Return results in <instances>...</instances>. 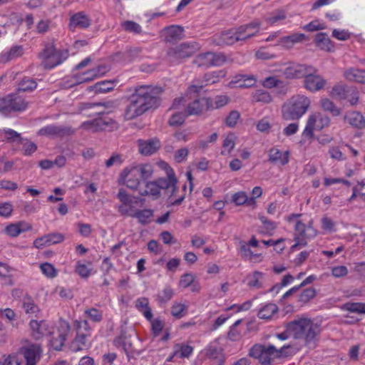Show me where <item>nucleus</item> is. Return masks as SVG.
Wrapping results in <instances>:
<instances>
[{
  "label": "nucleus",
  "mask_w": 365,
  "mask_h": 365,
  "mask_svg": "<svg viewBox=\"0 0 365 365\" xmlns=\"http://www.w3.org/2000/svg\"><path fill=\"white\" fill-rule=\"evenodd\" d=\"M162 93L163 89L159 86L143 85L136 87L129 98L130 103L124 113L125 119H134L150 109L156 108L160 104Z\"/></svg>",
  "instance_id": "nucleus-1"
},
{
  "label": "nucleus",
  "mask_w": 365,
  "mask_h": 365,
  "mask_svg": "<svg viewBox=\"0 0 365 365\" xmlns=\"http://www.w3.org/2000/svg\"><path fill=\"white\" fill-rule=\"evenodd\" d=\"M287 331L295 339H304L305 344L309 348H314L321 329L317 324L310 319H299L288 323Z\"/></svg>",
  "instance_id": "nucleus-2"
},
{
  "label": "nucleus",
  "mask_w": 365,
  "mask_h": 365,
  "mask_svg": "<svg viewBox=\"0 0 365 365\" xmlns=\"http://www.w3.org/2000/svg\"><path fill=\"white\" fill-rule=\"evenodd\" d=\"M310 106V100L305 96H293L282 107V115L286 120L299 119Z\"/></svg>",
  "instance_id": "nucleus-3"
},
{
  "label": "nucleus",
  "mask_w": 365,
  "mask_h": 365,
  "mask_svg": "<svg viewBox=\"0 0 365 365\" xmlns=\"http://www.w3.org/2000/svg\"><path fill=\"white\" fill-rule=\"evenodd\" d=\"M68 56L67 50H57L53 43H46L44 48L38 54L41 65L45 69H51L62 63Z\"/></svg>",
  "instance_id": "nucleus-4"
},
{
  "label": "nucleus",
  "mask_w": 365,
  "mask_h": 365,
  "mask_svg": "<svg viewBox=\"0 0 365 365\" xmlns=\"http://www.w3.org/2000/svg\"><path fill=\"white\" fill-rule=\"evenodd\" d=\"M249 355L261 365H272L277 358V346L273 344H256L251 347Z\"/></svg>",
  "instance_id": "nucleus-5"
},
{
  "label": "nucleus",
  "mask_w": 365,
  "mask_h": 365,
  "mask_svg": "<svg viewBox=\"0 0 365 365\" xmlns=\"http://www.w3.org/2000/svg\"><path fill=\"white\" fill-rule=\"evenodd\" d=\"M28 103L18 93H11L0 98V113L7 115L11 112L24 110Z\"/></svg>",
  "instance_id": "nucleus-6"
},
{
  "label": "nucleus",
  "mask_w": 365,
  "mask_h": 365,
  "mask_svg": "<svg viewBox=\"0 0 365 365\" xmlns=\"http://www.w3.org/2000/svg\"><path fill=\"white\" fill-rule=\"evenodd\" d=\"M70 329L68 322L62 319L59 320L56 328H52L48 334L51 336L49 344L54 350H61Z\"/></svg>",
  "instance_id": "nucleus-7"
},
{
  "label": "nucleus",
  "mask_w": 365,
  "mask_h": 365,
  "mask_svg": "<svg viewBox=\"0 0 365 365\" xmlns=\"http://www.w3.org/2000/svg\"><path fill=\"white\" fill-rule=\"evenodd\" d=\"M199 49L195 42L182 43L168 51V56L170 61L176 62L192 56Z\"/></svg>",
  "instance_id": "nucleus-8"
},
{
  "label": "nucleus",
  "mask_w": 365,
  "mask_h": 365,
  "mask_svg": "<svg viewBox=\"0 0 365 365\" xmlns=\"http://www.w3.org/2000/svg\"><path fill=\"white\" fill-rule=\"evenodd\" d=\"M223 53L205 52L196 56L194 63L199 67L220 66L227 61Z\"/></svg>",
  "instance_id": "nucleus-9"
},
{
  "label": "nucleus",
  "mask_w": 365,
  "mask_h": 365,
  "mask_svg": "<svg viewBox=\"0 0 365 365\" xmlns=\"http://www.w3.org/2000/svg\"><path fill=\"white\" fill-rule=\"evenodd\" d=\"M330 124V118L325 114L317 113L310 115L307 120V125L303 131V135L312 138L314 129L321 130L327 128Z\"/></svg>",
  "instance_id": "nucleus-10"
},
{
  "label": "nucleus",
  "mask_w": 365,
  "mask_h": 365,
  "mask_svg": "<svg viewBox=\"0 0 365 365\" xmlns=\"http://www.w3.org/2000/svg\"><path fill=\"white\" fill-rule=\"evenodd\" d=\"M224 76L225 73L222 71L206 73L202 80H195L194 83L189 86L187 93L190 95L193 94V96L197 94L205 86L216 83L219 81V78Z\"/></svg>",
  "instance_id": "nucleus-11"
},
{
  "label": "nucleus",
  "mask_w": 365,
  "mask_h": 365,
  "mask_svg": "<svg viewBox=\"0 0 365 365\" xmlns=\"http://www.w3.org/2000/svg\"><path fill=\"white\" fill-rule=\"evenodd\" d=\"M75 133V130L71 126L48 125L41 128L38 130V135L51 136L53 138H63L71 135Z\"/></svg>",
  "instance_id": "nucleus-12"
},
{
  "label": "nucleus",
  "mask_w": 365,
  "mask_h": 365,
  "mask_svg": "<svg viewBox=\"0 0 365 365\" xmlns=\"http://www.w3.org/2000/svg\"><path fill=\"white\" fill-rule=\"evenodd\" d=\"M240 41L236 29L215 34L211 39L212 43L216 46L232 45Z\"/></svg>",
  "instance_id": "nucleus-13"
},
{
  "label": "nucleus",
  "mask_w": 365,
  "mask_h": 365,
  "mask_svg": "<svg viewBox=\"0 0 365 365\" xmlns=\"http://www.w3.org/2000/svg\"><path fill=\"white\" fill-rule=\"evenodd\" d=\"M314 71L315 68L311 66L292 63L284 70L283 74L286 78H300L304 77L307 72Z\"/></svg>",
  "instance_id": "nucleus-14"
},
{
  "label": "nucleus",
  "mask_w": 365,
  "mask_h": 365,
  "mask_svg": "<svg viewBox=\"0 0 365 365\" xmlns=\"http://www.w3.org/2000/svg\"><path fill=\"white\" fill-rule=\"evenodd\" d=\"M167 175L168 178H160L155 180V182L159 187V191L161 189L166 190L168 193H170V196H173L177 190V179L173 169L170 167L167 170Z\"/></svg>",
  "instance_id": "nucleus-15"
},
{
  "label": "nucleus",
  "mask_w": 365,
  "mask_h": 365,
  "mask_svg": "<svg viewBox=\"0 0 365 365\" xmlns=\"http://www.w3.org/2000/svg\"><path fill=\"white\" fill-rule=\"evenodd\" d=\"M82 127L91 130L93 132L105 130L108 127L111 128H117V123L112 119H104L101 118H94L93 120L83 123Z\"/></svg>",
  "instance_id": "nucleus-16"
},
{
  "label": "nucleus",
  "mask_w": 365,
  "mask_h": 365,
  "mask_svg": "<svg viewBox=\"0 0 365 365\" xmlns=\"http://www.w3.org/2000/svg\"><path fill=\"white\" fill-rule=\"evenodd\" d=\"M317 72L315 68L314 71H309L304 76V86L305 88L311 91H317L322 89L325 84L326 80L319 75H315Z\"/></svg>",
  "instance_id": "nucleus-17"
},
{
  "label": "nucleus",
  "mask_w": 365,
  "mask_h": 365,
  "mask_svg": "<svg viewBox=\"0 0 365 365\" xmlns=\"http://www.w3.org/2000/svg\"><path fill=\"white\" fill-rule=\"evenodd\" d=\"M260 21L255 20L250 24L242 25L236 29L240 41H245L254 36L260 27Z\"/></svg>",
  "instance_id": "nucleus-18"
},
{
  "label": "nucleus",
  "mask_w": 365,
  "mask_h": 365,
  "mask_svg": "<svg viewBox=\"0 0 365 365\" xmlns=\"http://www.w3.org/2000/svg\"><path fill=\"white\" fill-rule=\"evenodd\" d=\"M139 152L143 155H151L156 153L161 146L158 138H154L148 140H138Z\"/></svg>",
  "instance_id": "nucleus-19"
},
{
  "label": "nucleus",
  "mask_w": 365,
  "mask_h": 365,
  "mask_svg": "<svg viewBox=\"0 0 365 365\" xmlns=\"http://www.w3.org/2000/svg\"><path fill=\"white\" fill-rule=\"evenodd\" d=\"M31 334L36 340L41 339L43 336L48 335L53 327L45 321L38 322L31 320L29 323Z\"/></svg>",
  "instance_id": "nucleus-20"
},
{
  "label": "nucleus",
  "mask_w": 365,
  "mask_h": 365,
  "mask_svg": "<svg viewBox=\"0 0 365 365\" xmlns=\"http://www.w3.org/2000/svg\"><path fill=\"white\" fill-rule=\"evenodd\" d=\"M41 348L38 344H31L22 349V352L26 359V365H36L40 359Z\"/></svg>",
  "instance_id": "nucleus-21"
},
{
  "label": "nucleus",
  "mask_w": 365,
  "mask_h": 365,
  "mask_svg": "<svg viewBox=\"0 0 365 365\" xmlns=\"http://www.w3.org/2000/svg\"><path fill=\"white\" fill-rule=\"evenodd\" d=\"M210 106V99L207 98H201L195 100L187 107V115H197L203 110L207 109Z\"/></svg>",
  "instance_id": "nucleus-22"
},
{
  "label": "nucleus",
  "mask_w": 365,
  "mask_h": 365,
  "mask_svg": "<svg viewBox=\"0 0 365 365\" xmlns=\"http://www.w3.org/2000/svg\"><path fill=\"white\" fill-rule=\"evenodd\" d=\"M165 41L169 43H175L183 37L184 29L180 26H170L164 29Z\"/></svg>",
  "instance_id": "nucleus-23"
},
{
  "label": "nucleus",
  "mask_w": 365,
  "mask_h": 365,
  "mask_svg": "<svg viewBox=\"0 0 365 365\" xmlns=\"http://www.w3.org/2000/svg\"><path fill=\"white\" fill-rule=\"evenodd\" d=\"M344 120L354 128L362 129L365 128V118L357 111H348L344 116Z\"/></svg>",
  "instance_id": "nucleus-24"
},
{
  "label": "nucleus",
  "mask_w": 365,
  "mask_h": 365,
  "mask_svg": "<svg viewBox=\"0 0 365 365\" xmlns=\"http://www.w3.org/2000/svg\"><path fill=\"white\" fill-rule=\"evenodd\" d=\"M91 25V19L83 12H78L70 19L69 28L74 31L76 28L86 29Z\"/></svg>",
  "instance_id": "nucleus-25"
},
{
  "label": "nucleus",
  "mask_w": 365,
  "mask_h": 365,
  "mask_svg": "<svg viewBox=\"0 0 365 365\" xmlns=\"http://www.w3.org/2000/svg\"><path fill=\"white\" fill-rule=\"evenodd\" d=\"M268 155L269 161L273 164L279 163L282 165H285L289 162V151L282 153L279 149L272 148L269 150Z\"/></svg>",
  "instance_id": "nucleus-26"
},
{
  "label": "nucleus",
  "mask_w": 365,
  "mask_h": 365,
  "mask_svg": "<svg viewBox=\"0 0 365 365\" xmlns=\"http://www.w3.org/2000/svg\"><path fill=\"white\" fill-rule=\"evenodd\" d=\"M140 178L138 176H133L131 175V168H125L120 173V180L128 188L131 190H137L140 185Z\"/></svg>",
  "instance_id": "nucleus-27"
},
{
  "label": "nucleus",
  "mask_w": 365,
  "mask_h": 365,
  "mask_svg": "<svg viewBox=\"0 0 365 365\" xmlns=\"http://www.w3.org/2000/svg\"><path fill=\"white\" fill-rule=\"evenodd\" d=\"M153 172V167L149 164H141L131 168V175L138 176L143 180L148 179L152 175Z\"/></svg>",
  "instance_id": "nucleus-28"
},
{
  "label": "nucleus",
  "mask_w": 365,
  "mask_h": 365,
  "mask_svg": "<svg viewBox=\"0 0 365 365\" xmlns=\"http://www.w3.org/2000/svg\"><path fill=\"white\" fill-rule=\"evenodd\" d=\"M364 73L365 70L349 68L344 71V76L349 81L365 84V76L363 75Z\"/></svg>",
  "instance_id": "nucleus-29"
},
{
  "label": "nucleus",
  "mask_w": 365,
  "mask_h": 365,
  "mask_svg": "<svg viewBox=\"0 0 365 365\" xmlns=\"http://www.w3.org/2000/svg\"><path fill=\"white\" fill-rule=\"evenodd\" d=\"M101 105L96 104V103H83L80 107V112L83 115L87 117H95L97 115H103V110L101 108Z\"/></svg>",
  "instance_id": "nucleus-30"
},
{
  "label": "nucleus",
  "mask_w": 365,
  "mask_h": 365,
  "mask_svg": "<svg viewBox=\"0 0 365 365\" xmlns=\"http://www.w3.org/2000/svg\"><path fill=\"white\" fill-rule=\"evenodd\" d=\"M232 200L236 205H242L244 204L252 205L255 204V197H248L247 193L243 191L235 193L232 197Z\"/></svg>",
  "instance_id": "nucleus-31"
},
{
  "label": "nucleus",
  "mask_w": 365,
  "mask_h": 365,
  "mask_svg": "<svg viewBox=\"0 0 365 365\" xmlns=\"http://www.w3.org/2000/svg\"><path fill=\"white\" fill-rule=\"evenodd\" d=\"M153 215V211L150 209H144L142 210H136L130 216L138 219V222L142 225L148 224L150 217Z\"/></svg>",
  "instance_id": "nucleus-32"
},
{
  "label": "nucleus",
  "mask_w": 365,
  "mask_h": 365,
  "mask_svg": "<svg viewBox=\"0 0 365 365\" xmlns=\"http://www.w3.org/2000/svg\"><path fill=\"white\" fill-rule=\"evenodd\" d=\"M115 86L114 81H104L98 82L93 86L88 88L89 91H94L95 93H106L113 89Z\"/></svg>",
  "instance_id": "nucleus-33"
},
{
  "label": "nucleus",
  "mask_w": 365,
  "mask_h": 365,
  "mask_svg": "<svg viewBox=\"0 0 365 365\" xmlns=\"http://www.w3.org/2000/svg\"><path fill=\"white\" fill-rule=\"evenodd\" d=\"M278 307L274 304H267L264 306L258 312L257 316L259 318L262 319H269L271 317L277 313Z\"/></svg>",
  "instance_id": "nucleus-34"
},
{
  "label": "nucleus",
  "mask_w": 365,
  "mask_h": 365,
  "mask_svg": "<svg viewBox=\"0 0 365 365\" xmlns=\"http://www.w3.org/2000/svg\"><path fill=\"white\" fill-rule=\"evenodd\" d=\"M23 54L21 46H14L9 51L1 56V61L7 62Z\"/></svg>",
  "instance_id": "nucleus-35"
},
{
  "label": "nucleus",
  "mask_w": 365,
  "mask_h": 365,
  "mask_svg": "<svg viewBox=\"0 0 365 365\" xmlns=\"http://www.w3.org/2000/svg\"><path fill=\"white\" fill-rule=\"evenodd\" d=\"M139 194L142 196L152 195L158 197L160 195L159 187L155 181L148 182L144 189L139 190Z\"/></svg>",
  "instance_id": "nucleus-36"
},
{
  "label": "nucleus",
  "mask_w": 365,
  "mask_h": 365,
  "mask_svg": "<svg viewBox=\"0 0 365 365\" xmlns=\"http://www.w3.org/2000/svg\"><path fill=\"white\" fill-rule=\"evenodd\" d=\"M321 106L324 111L329 112L333 116H338L341 114V109L329 98H322Z\"/></svg>",
  "instance_id": "nucleus-37"
},
{
  "label": "nucleus",
  "mask_w": 365,
  "mask_h": 365,
  "mask_svg": "<svg viewBox=\"0 0 365 365\" xmlns=\"http://www.w3.org/2000/svg\"><path fill=\"white\" fill-rule=\"evenodd\" d=\"M315 42L318 47L324 51H330L331 47V41L324 33H319L316 35Z\"/></svg>",
  "instance_id": "nucleus-38"
},
{
  "label": "nucleus",
  "mask_w": 365,
  "mask_h": 365,
  "mask_svg": "<svg viewBox=\"0 0 365 365\" xmlns=\"http://www.w3.org/2000/svg\"><path fill=\"white\" fill-rule=\"evenodd\" d=\"M108 71V68L106 66H99L96 68H93L92 70L88 71L85 75L87 76L85 77L83 81H90L93 79L98 78L101 76L104 75L106 72Z\"/></svg>",
  "instance_id": "nucleus-39"
},
{
  "label": "nucleus",
  "mask_w": 365,
  "mask_h": 365,
  "mask_svg": "<svg viewBox=\"0 0 365 365\" xmlns=\"http://www.w3.org/2000/svg\"><path fill=\"white\" fill-rule=\"evenodd\" d=\"M37 86L36 82L29 77L24 78L19 83L18 91H31L34 90Z\"/></svg>",
  "instance_id": "nucleus-40"
},
{
  "label": "nucleus",
  "mask_w": 365,
  "mask_h": 365,
  "mask_svg": "<svg viewBox=\"0 0 365 365\" xmlns=\"http://www.w3.org/2000/svg\"><path fill=\"white\" fill-rule=\"evenodd\" d=\"M252 101L254 102L269 103L272 101V98L269 92L264 90H257L252 95Z\"/></svg>",
  "instance_id": "nucleus-41"
},
{
  "label": "nucleus",
  "mask_w": 365,
  "mask_h": 365,
  "mask_svg": "<svg viewBox=\"0 0 365 365\" xmlns=\"http://www.w3.org/2000/svg\"><path fill=\"white\" fill-rule=\"evenodd\" d=\"M205 354L207 358L212 359H219L220 365L224 362V360L221 358L222 352L221 349L210 345L205 349Z\"/></svg>",
  "instance_id": "nucleus-42"
},
{
  "label": "nucleus",
  "mask_w": 365,
  "mask_h": 365,
  "mask_svg": "<svg viewBox=\"0 0 365 365\" xmlns=\"http://www.w3.org/2000/svg\"><path fill=\"white\" fill-rule=\"evenodd\" d=\"M191 346L177 344L174 346V355L180 354V358L189 357L192 353Z\"/></svg>",
  "instance_id": "nucleus-43"
},
{
  "label": "nucleus",
  "mask_w": 365,
  "mask_h": 365,
  "mask_svg": "<svg viewBox=\"0 0 365 365\" xmlns=\"http://www.w3.org/2000/svg\"><path fill=\"white\" fill-rule=\"evenodd\" d=\"M22 307L26 314H34L39 311L38 306L29 296L24 297Z\"/></svg>",
  "instance_id": "nucleus-44"
},
{
  "label": "nucleus",
  "mask_w": 365,
  "mask_h": 365,
  "mask_svg": "<svg viewBox=\"0 0 365 365\" xmlns=\"http://www.w3.org/2000/svg\"><path fill=\"white\" fill-rule=\"evenodd\" d=\"M306 225L300 220H297L294 225V237L298 239H309L307 237Z\"/></svg>",
  "instance_id": "nucleus-45"
},
{
  "label": "nucleus",
  "mask_w": 365,
  "mask_h": 365,
  "mask_svg": "<svg viewBox=\"0 0 365 365\" xmlns=\"http://www.w3.org/2000/svg\"><path fill=\"white\" fill-rule=\"evenodd\" d=\"M86 346V335L78 334L76 338L72 341L70 348L73 351H78L82 350Z\"/></svg>",
  "instance_id": "nucleus-46"
},
{
  "label": "nucleus",
  "mask_w": 365,
  "mask_h": 365,
  "mask_svg": "<svg viewBox=\"0 0 365 365\" xmlns=\"http://www.w3.org/2000/svg\"><path fill=\"white\" fill-rule=\"evenodd\" d=\"M349 88L344 86H335L331 90V96L339 100L344 99L347 97Z\"/></svg>",
  "instance_id": "nucleus-47"
},
{
  "label": "nucleus",
  "mask_w": 365,
  "mask_h": 365,
  "mask_svg": "<svg viewBox=\"0 0 365 365\" xmlns=\"http://www.w3.org/2000/svg\"><path fill=\"white\" fill-rule=\"evenodd\" d=\"M174 295V291L170 287H166L158 294V300L160 303H167Z\"/></svg>",
  "instance_id": "nucleus-48"
},
{
  "label": "nucleus",
  "mask_w": 365,
  "mask_h": 365,
  "mask_svg": "<svg viewBox=\"0 0 365 365\" xmlns=\"http://www.w3.org/2000/svg\"><path fill=\"white\" fill-rule=\"evenodd\" d=\"M123 28L128 32L139 34L142 32L141 26L133 21H125L122 24Z\"/></svg>",
  "instance_id": "nucleus-49"
},
{
  "label": "nucleus",
  "mask_w": 365,
  "mask_h": 365,
  "mask_svg": "<svg viewBox=\"0 0 365 365\" xmlns=\"http://www.w3.org/2000/svg\"><path fill=\"white\" fill-rule=\"evenodd\" d=\"M322 228L328 232L336 231V223L330 217L324 215L321 220Z\"/></svg>",
  "instance_id": "nucleus-50"
},
{
  "label": "nucleus",
  "mask_w": 365,
  "mask_h": 365,
  "mask_svg": "<svg viewBox=\"0 0 365 365\" xmlns=\"http://www.w3.org/2000/svg\"><path fill=\"white\" fill-rule=\"evenodd\" d=\"M344 308L351 312L364 314L365 304L362 303H346Z\"/></svg>",
  "instance_id": "nucleus-51"
},
{
  "label": "nucleus",
  "mask_w": 365,
  "mask_h": 365,
  "mask_svg": "<svg viewBox=\"0 0 365 365\" xmlns=\"http://www.w3.org/2000/svg\"><path fill=\"white\" fill-rule=\"evenodd\" d=\"M185 118V115L183 113H175L169 119L168 124L173 127L180 126L184 123Z\"/></svg>",
  "instance_id": "nucleus-52"
},
{
  "label": "nucleus",
  "mask_w": 365,
  "mask_h": 365,
  "mask_svg": "<svg viewBox=\"0 0 365 365\" xmlns=\"http://www.w3.org/2000/svg\"><path fill=\"white\" fill-rule=\"evenodd\" d=\"M241 79L236 81L238 83L237 87L240 88H250L255 85L256 80L253 76H241Z\"/></svg>",
  "instance_id": "nucleus-53"
},
{
  "label": "nucleus",
  "mask_w": 365,
  "mask_h": 365,
  "mask_svg": "<svg viewBox=\"0 0 365 365\" xmlns=\"http://www.w3.org/2000/svg\"><path fill=\"white\" fill-rule=\"evenodd\" d=\"M41 272L49 278H53L56 276L57 272L53 265L48 262H45L40 266Z\"/></svg>",
  "instance_id": "nucleus-54"
},
{
  "label": "nucleus",
  "mask_w": 365,
  "mask_h": 365,
  "mask_svg": "<svg viewBox=\"0 0 365 365\" xmlns=\"http://www.w3.org/2000/svg\"><path fill=\"white\" fill-rule=\"evenodd\" d=\"M316 295V290L314 288H307L304 289L299 296V302L307 303Z\"/></svg>",
  "instance_id": "nucleus-55"
},
{
  "label": "nucleus",
  "mask_w": 365,
  "mask_h": 365,
  "mask_svg": "<svg viewBox=\"0 0 365 365\" xmlns=\"http://www.w3.org/2000/svg\"><path fill=\"white\" fill-rule=\"evenodd\" d=\"M285 12L283 10H277L273 12L270 16L266 17L265 21L270 24H273L279 21L285 19Z\"/></svg>",
  "instance_id": "nucleus-56"
},
{
  "label": "nucleus",
  "mask_w": 365,
  "mask_h": 365,
  "mask_svg": "<svg viewBox=\"0 0 365 365\" xmlns=\"http://www.w3.org/2000/svg\"><path fill=\"white\" fill-rule=\"evenodd\" d=\"M186 309L187 307L184 304L175 302L171 307V314L174 317L180 319Z\"/></svg>",
  "instance_id": "nucleus-57"
},
{
  "label": "nucleus",
  "mask_w": 365,
  "mask_h": 365,
  "mask_svg": "<svg viewBox=\"0 0 365 365\" xmlns=\"http://www.w3.org/2000/svg\"><path fill=\"white\" fill-rule=\"evenodd\" d=\"M85 314L94 322H99L103 319L102 312L96 308L86 309Z\"/></svg>",
  "instance_id": "nucleus-58"
},
{
  "label": "nucleus",
  "mask_w": 365,
  "mask_h": 365,
  "mask_svg": "<svg viewBox=\"0 0 365 365\" xmlns=\"http://www.w3.org/2000/svg\"><path fill=\"white\" fill-rule=\"evenodd\" d=\"M45 235L46 237L48 246L60 243L64 240V236L58 232L50 233Z\"/></svg>",
  "instance_id": "nucleus-59"
},
{
  "label": "nucleus",
  "mask_w": 365,
  "mask_h": 365,
  "mask_svg": "<svg viewBox=\"0 0 365 365\" xmlns=\"http://www.w3.org/2000/svg\"><path fill=\"white\" fill-rule=\"evenodd\" d=\"M240 117V114L237 110H232L228 116L225 118V124L230 128L234 127L236 124L237 120H239Z\"/></svg>",
  "instance_id": "nucleus-60"
},
{
  "label": "nucleus",
  "mask_w": 365,
  "mask_h": 365,
  "mask_svg": "<svg viewBox=\"0 0 365 365\" xmlns=\"http://www.w3.org/2000/svg\"><path fill=\"white\" fill-rule=\"evenodd\" d=\"M348 100L351 105H356L359 101V91L354 87H350L347 93V97L345 98Z\"/></svg>",
  "instance_id": "nucleus-61"
},
{
  "label": "nucleus",
  "mask_w": 365,
  "mask_h": 365,
  "mask_svg": "<svg viewBox=\"0 0 365 365\" xmlns=\"http://www.w3.org/2000/svg\"><path fill=\"white\" fill-rule=\"evenodd\" d=\"M283 82L277 78L275 76H270L264 79V81L262 83V85L265 88H272L274 87H278Z\"/></svg>",
  "instance_id": "nucleus-62"
},
{
  "label": "nucleus",
  "mask_w": 365,
  "mask_h": 365,
  "mask_svg": "<svg viewBox=\"0 0 365 365\" xmlns=\"http://www.w3.org/2000/svg\"><path fill=\"white\" fill-rule=\"evenodd\" d=\"M117 196L121 203L128 205L130 207H132L133 200L131 195L128 194L124 189H120Z\"/></svg>",
  "instance_id": "nucleus-63"
},
{
  "label": "nucleus",
  "mask_w": 365,
  "mask_h": 365,
  "mask_svg": "<svg viewBox=\"0 0 365 365\" xmlns=\"http://www.w3.org/2000/svg\"><path fill=\"white\" fill-rule=\"evenodd\" d=\"M277 358L287 357L293 354V348L289 346H281L279 348L277 347Z\"/></svg>",
  "instance_id": "nucleus-64"
}]
</instances>
